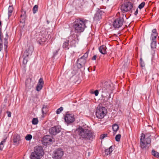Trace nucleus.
<instances>
[{"instance_id": "1", "label": "nucleus", "mask_w": 159, "mask_h": 159, "mask_svg": "<svg viewBox=\"0 0 159 159\" xmlns=\"http://www.w3.org/2000/svg\"><path fill=\"white\" fill-rule=\"evenodd\" d=\"M76 131L80 137L79 139H81L92 140L95 137L93 132L81 126L78 127L76 129Z\"/></svg>"}, {"instance_id": "2", "label": "nucleus", "mask_w": 159, "mask_h": 159, "mask_svg": "<svg viewBox=\"0 0 159 159\" xmlns=\"http://www.w3.org/2000/svg\"><path fill=\"white\" fill-rule=\"evenodd\" d=\"M88 21L83 19H78L74 22L73 27L75 32L80 33L83 32L86 27L85 23Z\"/></svg>"}, {"instance_id": "3", "label": "nucleus", "mask_w": 159, "mask_h": 159, "mask_svg": "<svg viewBox=\"0 0 159 159\" xmlns=\"http://www.w3.org/2000/svg\"><path fill=\"white\" fill-rule=\"evenodd\" d=\"M133 8V4L130 2H126L121 5L120 9L122 14L130 11Z\"/></svg>"}, {"instance_id": "4", "label": "nucleus", "mask_w": 159, "mask_h": 159, "mask_svg": "<svg viewBox=\"0 0 159 159\" xmlns=\"http://www.w3.org/2000/svg\"><path fill=\"white\" fill-rule=\"evenodd\" d=\"M8 38V35L7 33H6L4 35L2 36L0 34V51L2 49L3 42L4 44V48L6 49L7 47L8 42L7 40Z\"/></svg>"}, {"instance_id": "5", "label": "nucleus", "mask_w": 159, "mask_h": 159, "mask_svg": "<svg viewBox=\"0 0 159 159\" xmlns=\"http://www.w3.org/2000/svg\"><path fill=\"white\" fill-rule=\"evenodd\" d=\"M145 135L142 133L141 134L140 144L141 148L143 150H145L147 144H149L151 142V139L148 137L145 140Z\"/></svg>"}, {"instance_id": "6", "label": "nucleus", "mask_w": 159, "mask_h": 159, "mask_svg": "<svg viewBox=\"0 0 159 159\" xmlns=\"http://www.w3.org/2000/svg\"><path fill=\"white\" fill-rule=\"evenodd\" d=\"M114 89L113 84L108 82L104 83L101 88L102 92L104 93H110Z\"/></svg>"}, {"instance_id": "7", "label": "nucleus", "mask_w": 159, "mask_h": 159, "mask_svg": "<svg viewBox=\"0 0 159 159\" xmlns=\"http://www.w3.org/2000/svg\"><path fill=\"white\" fill-rule=\"evenodd\" d=\"M123 17H120L114 20L113 24L114 27L115 28H119L121 27L124 22V18L126 17V15L125 14H122Z\"/></svg>"}, {"instance_id": "8", "label": "nucleus", "mask_w": 159, "mask_h": 159, "mask_svg": "<svg viewBox=\"0 0 159 159\" xmlns=\"http://www.w3.org/2000/svg\"><path fill=\"white\" fill-rule=\"evenodd\" d=\"M106 110L104 107H100L96 110V115L97 117L99 119L103 118L106 115Z\"/></svg>"}, {"instance_id": "9", "label": "nucleus", "mask_w": 159, "mask_h": 159, "mask_svg": "<svg viewBox=\"0 0 159 159\" xmlns=\"http://www.w3.org/2000/svg\"><path fill=\"white\" fill-rule=\"evenodd\" d=\"M64 154L62 149H58L54 151L52 154V157L54 159H61Z\"/></svg>"}, {"instance_id": "10", "label": "nucleus", "mask_w": 159, "mask_h": 159, "mask_svg": "<svg viewBox=\"0 0 159 159\" xmlns=\"http://www.w3.org/2000/svg\"><path fill=\"white\" fill-rule=\"evenodd\" d=\"M75 120L74 115L71 114H66L65 117V120L67 124L73 122Z\"/></svg>"}, {"instance_id": "11", "label": "nucleus", "mask_w": 159, "mask_h": 159, "mask_svg": "<svg viewBox=\"0 0 159 159\" xmlns=\"http://www.w3.org/2000/svg\"><path fill=\"white\" fill-rule=\"evenodd\" d=\"M61 128L60 126H57L52 127L49 130L50 133L54 135L57 134L61 131Z\"/></svg>"}, {"instance_id": "12", "label": "nucleus", "mask_w": 159, "mask_h": 159, "mask_svg": "<svg viewBox=\"0 0 159 159\" xmlns=\"http://www.w3.org/2000/svg\"><path fill=\"white\" fill-rule=\"evenodd\" d=\"M33 152L36 153V154L39 155L41 157L43 156L44 154L43 149L40 146H36L35 147L34 151Z\"/></svg>"}, {"instance_id": "13", "label": "nucleus", "mask_w": 159, "mask_h": 159, "mask_svg": "<svg viewBox=\"0 0 159 159\" xmlns=\"http://www.w3.org/2000/svg\"><path fill=\"white\" fill-rule=\"evenodd\" d=\"M20 141V135L18 134H15L13 137V143L15 145H18Z\"/></svg>"}, {"instance_id": "14", "label": "nucleus", "mask_w": 159, "mask_h": 159, "mask_svg": "<svg viewBox=\"0 0 159 159\" xmlns=\"http://www.w3.org/2000/svg\"><path fill=\"white\" fill-rule=\"evenodd\" d=\"M103 103L107 105H111L112 104V99L110 100V99L111 98V95L109 93L108 97L104 96L103 97Z\"/></svg>"}, {"instance_id": "15", "label": "nucleus", "mask_w": 159, "mask_h": 159, "mask_svg": "<svg viewBox=\"0 0 159 159\" xmlns=\"http://www.w3.org/2000/svg\"><path fill=\"white\" fill-rule=\"evenodd\" d=\"M78 62L77 66L78 68H80L84 65L86 62V60L85 58H82L80 57L78 59Z\"/></svg>"}, {"instance_id": "16", "label": "nucleus", "mask_w": 159, "mask_h": 159, "mask_svg": "<svg viewBox=\"0 0 159 159\" xmlns=\"http://www.w3.org/2000/svg\"><path fill=\"white\" fill-rule=\"evenodd\" d=\"M33 50V48L32 45H30L29 46L28 48L26 49L24 52V56H29V55H31Z\"/></svg>"}, {"instance_id": "17", "label": "nucleus", "mask_w": 159, "mask_h": 159, "mask_svg": "<svg viewBox=\"0 0 159 159\" xmlns=\"http://www.w3.org/2000/svg\"><path fill=\"white\" fill-rule=\"evenodd\" d=\"M44 84L43 80L42 78H40L39 81L36 87V90L38 91L40 90L43 88Z\"/></svg>"}, {"instance_id": "18", "label": "nucleus", "mask_w": 159, "mask_h": 159, "mask_svg": "<svg viewBox=\"0 0 159 159\" xmlns=\"http://www.w3.org/2000/svg\"><path fill=\"white\" fill-rule=\"evenodd\" d=\"M26 19V12L23 10L21 11V14L20 16V22L21 23H24Z\"/></svg>"}, {"instance_id": "19", "label": "nucleus", "mask_w": 159, "mask_h": 159, "mask_svg": "<svg viewBox=\"0 0 159 159\" xmlns=\"http://www.w3.org/2000/svg\"><path fill=\"white\" fill-rule=\"evenodd\" d=\"M152 32L151 36V40L152 41H156V38L158 35L156 29H153Z\"/></svg>"}, {"instance_id": "20", "label": "nucleus", "mask_w": 159, "mask_h": 159, "mask_svg": "<svg viewBox=\"0 0 159 159\" xmlns=\"http://www.w3.org/2000/svg\"><path fill=\"white\" fill-rule=\"evenodd\" d=\"M102 11L97 12L95 14L94 17V20H98L102 18Z\"/></svg>"}, {"instance_id": "21", "label": "nucleus", "mask_w": 159, "mask_h": 159, "mask_svg": "<svg viewBox=\"0 0 159 159\" xmlns=\"http://www.w3.org/2000/svg\"><path fill=\"white\" fill-rule=\"evenodd\" d=\"M107 48L105 45H102L100 46L99 48L100 52L102 54H104L107 53Z\"/></svg>"}, {"instance_id": "22", "label": "nucleus", "mask_w": 159, "mask_h": 159, "mask_svg": "<svg viewBox=\"0 0 159 159\" xmlns=\"http://www.w3.org/2000/svg\"><path fill=\"white\" fill-rule=\"evenodd\" d=\"M40 157L41 156H39V155L32 152L31 153L30 158L31 159H40Z\"/></svg>"}, {"instance_id": "23", "label": "nucleus", "mask_w": 159, "mask_h": 159, "mask_svg": "<svg viewBox=\"0 0 159 159\" xmlns=\"http://www.w3.org/2000/svg\"><path fill=\"white\" fill-rule=\"evenodd\" d=\"M113 150V146H111L110 147L107 149H106L105 150V154L107 155L111 154Z\"/></svg>"}, {"instance_id": "24", "label": "nucleus", "mask_w": 159, "mask_h": 159, "mask_svg": "<svg viewBox=\"0 0 159 159\" xmlns=\"http://www.w3.org/2000/svg\"><path fill=\"white\" fill-rule=\"evenodd\" d=\"M43 139L44 142L45 143H48L52 141V139L49 138V136H47L44 137Z\"/></svg>"}, {"instance_id": "25", "label": "nucleus", "mask_w": 159, "mask_h": 159, "mask_svg": "<svg viewBox=\"0 0 159 159\" xmlns=\"http://www.w3.org/2000/svg\"><path fill=\"white\" fill-rule=\"evenodd\" d=\"M119 127L118 125L116 124H114L112 125V129L114 131V134H115L117 131L118 130Z\"/></svg>"}, {"instance_id": "26", "label": "nucleus", "mask_w": 159, "mask_h": 159, "mask_svg": "<svg viewBox=\"0 0 159 159\" xmlns=\"http://www.w3.org/2000/svg\"><path fill=\"white\" fill-rule=\"evenodd\" d=\"M13 10V8L12 6H10L8 9V18L10 17L11 15Z\"/></svg>"}, {"instance_id": "27", "label": "nucleus", "mask_w": 159, "mask_h": 159, "mask_svg": "<svg viewBox=\"0 0 159 159\" xmlns=\"http://www.w3.org/2000/svg\"><path fill=\"white\" fill-rule=\"evenodd\" d=\"M69 41L68 40H66L63 43V48L68 49L69 48Z\"/></svg>"}, {"instance_id": "28", "label": "nucleus", "mask_w": 159, "mask_h": 159, "mask_svg": "<svg viewBox=\"0 0 159 159\" xmlns=\"http://www.w3.org/2000/svg\"><path fill=\"white\" fill-rule=\"evenodd\" d=\"M24 57L23 60V64L25 65L26 64V63L28 61V56H24V54H23V56Z\"/></svg>"}, {"instance_id": "29", "label": "nucleus", "mask_w": 159, "mask_h": 159, "mask_svg": "<svg viewBox=\"0 0 159 159\" xmlns=\"http://www.w3.org/2000/svg\"><path fill=\"white\" fill-rule=\"evenodd\" d=\"M47 111V107L45 105H43L42 109V113L43 114H45Z\"/></svg>"}, {"instance_id": "30", "label": "nucleus", "mask_w": 159, "mask_h": 159, "mask_svg": "<svg viewBox=\"0 0 159 159\" xmlns=\"http://www.w3.org/2000/svg\"><path fill=\"white\" fill-rule=\"evenodd\" d=\"M152 154L154 157H159V153L156 152L154 150H152Z\"/></svg>"}, {"instance_id": "31", "label": "nucleus", "mask_w": 159, "mask_h": 159, "mask_svg": "<svg viewBox=\"0 0 159 159\" xmlns=\"http://www.w3.org/2000/svg\"><path fill=\"white\" fill-rule=\"evenodd\" d=\"M157 43L156 41H152L151 43V47L152 48H156Z\"/></svg>"}, {"instance_id": "32", "label": "nucleus", "mask_w": 159, "mask_h": 159, "mask_svg": "<svg viewBox=\"0 0 159 159\" xmlns=\"http://www.w3.org/2000/svg\"><path fill=\"white\" fill-rule=\"evenodd\" d=\"M32 138V136L30 134H27L25 137V139L27 141H30Z\"/></svg>"}, {"instance_id": "33", "label": "nucleus", "mask_w": 159, "mask_h": 159, "mask_svg": "<svg viewBox=\"0 0 159 159\" xmlns=\"http://www.w3.org/2000/svg\"><path fill=\"white\" fill-rule=\"evenodd\" d=\"M6 139H4L0 143V150H2L4 147V143L6 142Z\"/></svg>"}, {"instance_id": "34", "label": "nucleus", "mask_w": 159, "mask_h": 159, "mask_svg": "<svg viewBox=\"0 0 159 159\" xmlns=\"http://www.w3.org/2000/svg\"><path fill=\"white\" fill-rule=\"evenodd\" d=\"M38 120L37 118H34L32 120V123L33 125H36L38 123Z\"/></svg>"}, {"instance_id": "35", "label": "nucleus", "mask_w": 159, "mask_h": 159, "mask_svg": "<svg viewBox=\"0 0 159 159\" xmlns=\"http://www.w3.org/2000/svg\"><path fill=\"white\" fill-rule=\"evenodd\" d=\"M140 64L141 65V66L142 68L145 67V63L141 58L140 59Z\"/></svg>"}, {"instance_id": "36", "label": "nucleus", "mask_w": 159, "mask_h": 159, "mask_svg": "<svg viewBox=\"0 0 159 159\" xmlns=\"http://www.w3.org/2000/svg\"><path fill=\"white\" fill-rule=\"evenodd\" d=\"M38 8V6L37 5H35L33 9V12L34 13H35L37 11Z\"/></svg>"}, {"instance_id": "37", "label": "nucleus", "mask_w": 159, "mask_h": 159, "mask_svg": "<svg viewBox=\"0 0 159 159\" xmlns=\"http://www.w3.org/2000/svg\"><path fill=\"white\" fill-rule=\"evenodd\" d=\"M121 137V135L118 134L116 135L115 137V139L116 141L119 142L120 141V138Z\"/></svg>"}, {"instance_id": "38", "label": "nucleus", "mask_w": 159, "mask_h": 159, "mask_svg": "<svg viewBox=\"0 0 159 159\" xmlns=\"http://www.w3.org/2000/svg\"><path fill=\"white\" fill-rule=\"evenodd\" d=\"M46 38L44 37H43V38H41L38 41L39 43L40 44H41V43L45 42L46 41Z\"/></svg>"}, {"instance_id": "39", "label": "nucleus", "mask_w": 159, "mask_h": 159, "mask_svg": "<svg viewBox=\"0 0 159 159\" xmlns=\"http://www.w3.org/2000/svg\"><path fill=\"white\" fill-rule=\"evenodd\" d=\"M63 110V108L62 107H61L57 109V110L56 111V113L57 114H59L60 113H61V111Z\"/></svg>"}, {"instance_id": "40", "label": "nucleus", "mask_w": 159, "mask_h": 159, "mask_svg": "<svg viewBox=\"0 0 159 159\" xmlns=\"http://www.w3.org/2000/svg\"><path fill=\"white\" fill-rule=\"evenodd\" d=\"M75 40L72 39L70 41V45L71 46H73L75 45Z\"/></svg>"}, {"instance_id": "41", "label": "nucleus", "mask_w": 159, "mask_h": 159, "mask_svg": "<svg viewBox=\"0 0 159 159\" xmlns=\"http://www.w3.org/2000/svg\"><path fill=\"white\" fill-rule=\"evenodd\" d=\"M88 56V52H86L84 53V55L81 57L82 58H85V59H86L87 58Z\"/></svg>"}, {"instance_id": "42", "label": "nucleus", "mask_w": 159, "mask_h": 159, "mask_svg": "<svg viewBox=\"0 0 159 159\" xmlns=\"http://www.w3.org/2000/svg\"><path fill=\"white\" fill-rule=\"evenodd\" d=\"M88 56V52H86L84 53V55L81 57L82 58H85V59H86L87 58Z\"/></svg>"}, {"instance_id": "43", "label": "nucleus", "mask_w": 159, "mask_h": 159, "mask_svg": "<svg viewBox=\"0 0 159 159\" xmlns=\"http://www.w3.org/2000/svg\"><path fill=\"white\" fill-rule=\"evenodd\" d=\"M145 5V3L144 2H143L140 4V9L143 8Z\"/></svg>"}, {"instance_id": "44", "label": "nucleus", "mask_w": 159, "mask_h": 159, "mask_svg": "<svg viewBox=\"0 0 159 159\" xmlns=\"http://www.w3.org/2000/svg\"><path fill=\"white\" fill-rule=\"evenodd\" d=\"M135 50H136V53L137 54V58H138V47H136Z\"/></svg>"}, {"instance_id": "45", "label": "nucleus", "mask_w": 159, "mask_h": 159, "mask_svg": "<svg viewBox=\"0 0 159 159\" xmlns=\"http://www.w3.org/2000/svg\"><path fill=\"white\" fill-rule=\"evenodd\" d=\"M107 136V134H102V135L101 136V139H104L105 137H106Z\"/></svg>"}, {"instance_id": "46", "label": "nucleus", "mask_w": 159, "mask_h": 159, "mask_svg": "<svg viewBox=\"0 0 159 159\" xmlns=\"http://www.w3.org/2000/svg\"><path fill=\"white\" fill-rule=\"evenodd\" d=\"M7 116L8 117H11V112L9 111H7Z\"/></svg>"}, {"instance_id": "47", "label": "nucleus", "mask_w": 159, "mask_h": 159, "mask_svg": "<svg viewBox=\"0 0 159 159\" xmlns=\"http://www.w3.org/2000/svg\"><path fill=\"white\" fill-rule=\"evenodd\" d=\"M99 92L97 90H96L94 92V93L96 96H97L98 95Z\"/></svg>"}, {"instance_id": "48", "label": "nucleus", "mask_w": 159, "mask_h": 159, "mask_svg": "<svg viewBox=\"0 0 159 159\" xmlns=\"http://www.w3.org/2000/svg\"><path fill=\"white\" fill-rule=\"evenodd\" d=\"M97 58V56L96 55H94L92 58V59L93 60H95Z\"/></svg>"}, {"instance_id": "49", "label": "nucleus", "mask_w": 159, "mask_h": 159, "mask_svg": "<svg viewBox=\"0 0 159 159\" xmlns=\"http://www.w3.org/2000/svg\"><path fill=\"white\" fill-rule=\"evenodd\" d=\"M138 11H138V8H137V9L135 11V12H134V15H136L138 14Z\"/></svg>"}, {"instance_id": "50", "label": "nucleus", "mask_w": 159, "mask_h": 159, "mask_svg": "<svg viewBox=\"0 0 159 159\" xmlns=\"http://www.w3.org/2000/svg\"><path fill=\"white\" fill-rule=\"evenodd\" d=\"M25 85H26V86H28V84L27 83V82H26V83H25Z\"/></svg>"}, {"instance_id": "51", "label": "nucleus", "mask_w": 159, "mask_h": 159, "mask_svg": "<svg viewBox=\"0 0 159 159\" xmlns=\"http://www.w3.org/2000/svg\"><path fill=\"white\" fill-rule=\"evenodd\" d=\"M59 50H58L57 51H56V53H57L58 52Z\"/></svg>"}, {"instance_id": "52", "label": "nucleus", "mask_w": 159, "mask_h": 159, "mask_svg": "<svg viewBox=\"0 0 159 159\" xmlns=\"http://www.w3.org/2000/svg\"><path fill=\"white\" fill-rule=\"evenodd\" d=\"M1 21L0 20V25H1Z\"/></svg>"}, {"instance_id": "53", "label": "nucleus", "mask_w": 159, "mask_h": 159, "mask_svg": "<svg viewBox=\"0 0 159 159\" xmlns=\"http://www.w3.org/2000/svg\"><path fill=\"white\" fill-rule=\"evenodd\" d=\"M47 22H48V23H49V22H48V21H47Z\"/></svg>"}, {"instance_id": "54", "label": "nucleus", "mask_w": 159, "mask_h": 159, "mask_svg": "<svg viewBox=\"0 0 159 159\" xmlns=\"http://www.w3.org/2000/svg\"><path fill=\"white\" fill-rule=\"evenodd\" d=\"M138 7V8H139V5Z\"/></svg>"}]
</instances>
